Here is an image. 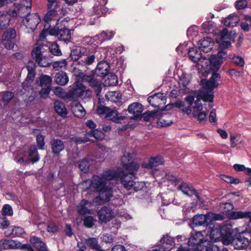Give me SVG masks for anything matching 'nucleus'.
Here are the masks:
<instances>
[{
  "mask_svg": "<svg viewBox=\"0 0 251 251\" xmlns=\"http://www.w3.org/2000/svg\"><path fill=\"white\" fill-rule=\"evenodd\" d=\"M126 173L121 168L117 170H106L103 172V176L107 180H113L119 178L123 187L127 190L138 191L143 187V183L141 182L135 181V175L137 171H128Z\"/></svg>",
  "mask_w": 251,
  "mask_h": 251,
  "instance_id": "f257e3e1",
  "label": "nucleus"
},
{
  "mask_svg": "<svg viewBox=\"0 0 251 251\" xmlns=\"http://www.w3.org/2000/svg\"><path fill=\"white\" fill-rule=\"evenodd\" d=\"M23 20V23L27 28L33 31L40 22L39 16L37 13L27 14Z\"/></svg>",
  "mask_w": 251,
  "mask_h": 251,
  "instance_id": "4468645a",
  "label": "nucleus"
},
{
  "mask_svg": "<svg viewBox=\"0 0 251 251\" xmlns=\"http://www.w3.org/2000/svg\"><path fill=\"white\" fill-rule=\"evenodd\" d=\"M49 11L46 14L44 17V21L47 23H49L52 21H59V16L58 13L60 8H48Z\"/></svg>",
  "mask_w": 251,
  "mask_h": 251,
  "instance_id": "4be33fe9",
  "label": "nucleus"
},
{
  "mask_svg": "<svg viewBox=\"0 0 251 251\" xmlns=\"http://www.w3.org/2000/svg\"><path fill=\"white\" fill-rule=\"evenodd\" d=\"M172 123V115L168 113L162 114L157 122L158 125L162 127L170 126Z\"/></svg>",
  "mask_w": 251,
  "mask_h": 251,
  "instance_id": "473e14b6",
  "label": "nucleus"
},
{
  "mask_svg": "<svg viewBox=\"0 0 251 251\" xmlns=\"http://www.w3.org/2000/svg\"><path fill=\"white\" fill-rule=\"evenodd\" d=\"M50 145L52 151L55 154H59L65 148L63 142L60 139H53Z\"/></svg>",
  "mask_w": 251,
  "mask_h": 251,
  "instance_id": "c85d7f7f",
  "label": "nucleus"
},
{
  "mask_svg": "<svg viewBox=\"0 0 251 251\" xmlns=\"http://www.w3.org/2000/svg\"><path fill=\"white\" fill-rule=\"evenodd\" d=\"M247 211H232L228 213V217L230 219L235 220L246 218Z\"/></svg>",
  "mask_w": 251,
  "mask_h": 251,
  "instance_id": "37998d69",
  "label": "nucleus"
},
{
  "mask_svg": "<svg viewBox=\"0 0 251 251\" xmlns=\"http://www.w3.org/2000/svg\"><path fill=\"white\" fill-rule=\"evenodd\" d=\"M195 100V97L192 95L187 96L185 98L186 101L188 103L189 105L185 108L182 109V111L183 112L186 113L187 115H190L192 113V108L191 106L194 103V101Z\"/></svg>",
  "mask_w": 251,
  "mask_h": 251,
  "instance_id": "ea45409f",
  "label": "nucleus"
},
{
  "mask_svg": "<svg viewBox=\"0 0 251 251\" xmlns=\"http://www.w3.org/2000/svg\"><path fill=\"white\" fill-rule=\"evenodd\" d=\"M49 50L50 52L54 55L60 56L62 52L59 45L56 42H53L50 46Z\"/></svg>",
  "mask_w": 251,
  "mask_h": 251,
  "instance_id": "49530a36",
  "label": "nucleus"
},
{
  "mask_svg": "<svg viewBox=\"0 0 251 251\" xmlns=\"http://www.w3.org/2000/svg\"><path fill=\"white\" fill-rule=\"evenodd\" d=\"M9 249H20L25 251H34L29 244H22L20 242L15 240H9Z\"/></svg>",
  "mask_w": 251,
  "mask_h": 251,
  "instance_id": "b1692460",
  "label": "nucleus"
},
{
  "mask_svg": "<svg viewBox=\"0 0 251 251\" xmlns=\"http://www.w3.org/2000/svg\"><path fill=\"white\" fill-rule=\"evenodd\" d=\"M94 13L99 16L104 15L106 14V10L105 8L100 9V6L97 3L95 4L94 7Z\"/></svg>",
  "mask_w": 251,
  "mask_h": 251,
  "instance_id": "680f3d73",
  "label": "nucleus"
},
{
  "mask_svg": "<svg viewBox=\"0 0 251 251\" xmlns=\"http://www.w3.org/2000/svg\"><path fill=\"white\" fill-rule=\"evenodd\" d=\"M40 45V41H37L32 51V56L35 60L42 56L41 54V47Z\"/></svg>",
  "mask_w": 251,
  "mask_h": 251,
  "instance_id": "79ce46f5",
  "label": "nucleus"
},
{
  "mask_svg": "<svg viewBox=\"0 0 251 251\" xmlns=\"http://www.w3.org/2000/svg\"><path fill=\"white\" fill-rule=\"evenodd\" d=\"M121 162L123 167L126 171H138L139 169V164L132 161V156L128 152H124Z\"/></svg>",
  "mask_w": 251,
  "mask_h": 251,
  "instance_id": "ddd939ff",
  "label": "nucleus"
},
{
  "mask_svg": "<svg viewBox=\"0 0 251 251\" xmlns=\"http://www.w3.org/2000/svg\"><path fill=\"white\" fill-rule=\"evenodd\" d=\"M220 78L219 74H214L209 79L206 81L203 85L202 89L200 90L198 94V99L195 102L193 107V117H196V115L202 112L203 105L200 100L204 101L212 102L213 101V90L219 85L217 81Z\"/></svg>",
  "mask_w": 251,
  "mask_h": 251,
  "instance_id": "f03ea898",
  "label": "nucleus"
},
{
  "mask_svg": "<svg viewBox=\"0 0 251 251\" xmlns=\"http://www.w3.org/2000/svg\"><path fill=\"white\" fill-rule=\"evenodd\" d=\"M107 75V78L105 80V83L107 85L109 86H114L118 84V78L115 75L113 74H108Z\"/></svg>",
  "mask_w": 251,
  "mask_h": 251,
  "instance_id": "603ef678",
  "label": "nucleus"
},
{
  "mask_svg": "<svg viewBox=\"0 0 251 251\" xmlns=\"http://www.w3.org/2000/svg\"><path fill=\"white\" fill-rule=\"evenodd\" d=\"M87 135L89 137H94L97 140L102 139L104 138V135L102 131L98 130L91 131V132L87 133Z\"/></svg>",
  "mask_w": 251,
  "mask_h": 251,
  "instance_id": "6e6d98bb",
  "label": "nucleus"
},
{
  "mask_svg": "<svg viewBox=\"0 0 251 251\" xmlns=\"http://www.w3.org/2000/svg\"><path fill=\"white\" fill-rule=\"evenodd\" d=\"M86 91V86L79 81L75 82L69 87L67 95L71 100H75L82 97Z\"/></svg>",
  "mask_w": 251,
  "mask_h": 251,
  "instance_id": "6e6552de",
  "label": "nucleus"
},
{
  "mask_svg": "<svg viewBox=\"0 0 251 251\" xmlns=\"http://www.w3.org/2000/svg\"><path fill=\"white\" fill-rule=\"evenodd\" d=\"M215 222L213 223V225H210L208 227L210 229L206 234V237L209 236V241L211 242H217L221 241L224 244V239L222 233L219 228L220 226L216 224Z\"/></svg>",
  "mask_w": 251,
  "mask_h": 251,
  "instance_id": "f8f14e48",
  "label": "nucleus"
},
{
  "mask_svg": "<svg viewBox=\"0 0 251 251\" xmlns=\"http://www.w3.org/2000/svg\"><path fill=\"white\" fill-rule=\"evenodd\" d=\"M46 26V25H45L44 29L42 30L40 34V39L38 41H40V43L45 39L46 37L48 34L50 35L49 28L50 27V25H48L47 27Z\"/></svg>",
  "mask_w": 251,
  "mask_h": 251,
  "instance_id": "338daca9",
  "label": "nucleus"
},
{
  "mask_svg": "<svg viewBox=\"0 0 251 251\" xmlns=\"http://www.w3.org/2000/svg\"><path fill=\"white\" fill-rule=\"evenodd\" d=\"M29 160L32 163H36L39 160L40 157L37 151V148L35 146L30 147L29 150Z\"/></svg>",
  "mask_w": 251,
  "mask_h": 251,
  "instance_id": "4c0bfd02",
  "label": "nucleus"
},
{
  "mask_svg": "<svg viewBox=\"0 0 251 251\" xmlns=\"http://www.w3.org/2000/svg\"><path fill=\"white\" fill-rule=\"evenodd\" d=\"M54 107L58 115L63 117L66 116L67 111L63 102L59 100L55 101L54 103Z\"/></svg>",
  "mask_w": 251,
  "mask_h": 251,
  "instance_id": "f704fd0d",
  "label": "nucleus"
},
{
  "mask_svg": "<svg viewBox=\"0 0 251 251\" xmlns=\"http://www.w3.org/2000/svg\"><path fill=\"white\" fill-rule=\"evenodd\" d=\"M96 49H90L84 47L79 48V60L77 62L79 66L84 67L88 69L89 66L92 65L96 58Z\"/></svg>",
  "mask_w": 251,
  "mask_h": 251,
  "instance_id": "20e7f679",
  "label": "nucleus"
},
{
  "mask_svg": "<svg viewBox=\"0 0 251 251\" xmlns=\"http://www.w3.org/2000/svg\"><path fill=\"white\" fill-rule=\"evenodd\" d=\"M165 99L163 94L159 93L150 96L148 98V101L153 107H159L164 103Z\"/></svg>",
  "mask_w": 251,
  "mask_h": 251,
  "instance_id": "f3484780",
  "label": "nucleus"
},
{
  "mask_svg": "<svg viewBox=\"0 0 251 251\" xmlns=\"http://www.w3.org/2000/svg\"><path fill=\"white\" fill-rule=\"evenodd\" d=\"M49 33L50 35L57 36L59 40L65 43H68L71 41V30L65 26L60 28L54 27L49 30Z\"/></svg>",
  "mask_w": 251,
  "mask_h": 251,
  "instance_id": "0eeeda50",
  "label": "nucleus"
},
{
  "mask_svg": "<svg viewBox=\"0 0 251 251\" xmlns=\"http://www.w3.org/2000/svg\"><path fill=\"white\" fill-rule=\"evenodd\" d=\"M232 60L235 64L240 67H242L244 65V60L241 56L234 55L232 58Z\"/></svg>",
  "mask_w": 251,
  "mask_h": 251,
  "instance_id": "69168bd1",
  "label": "nucleus"
},
{
  "mask_svg": "<svg viewBox=\"0 0 251 251\" xmlns=\"http://www.w3.org/2000/svg\"><path fill=\"white\" fill-rule=\"evenodd\" d=\"M52 82L51 77L48 75H42L39 77V85L46 87H51V83Z\"/></svg>",
  "mask_w": 251,
  "mask_h": 251,
  "instance_id": "58836bf2",
  "label": "nucleus"
},
{
  "mask_svg": "<svg viewBox=\"0 0 251 251\" xmlns=\"http://www.w3.org/2000/svg\"><path fill=\"white\" fill-rule=\"evenodd\" d=\"M196 47L191 48L188 51L190 59L194 62H197L201 57V54Z\"/></svg>",
  "mask_w": 251,
  "mask_h": 251,
  "instance_id": "e433bc0d",
  "label": "nucleus"
},
{
  "mask_svg": "<svg viewBox=\"0 0 251 251\" xmlns=\"http://www.w3.org/2000/svg\"><path fill=\"white\" fill-rule=\"evenodd\" d=\"M51 90V87L43 88L39 92L40 97L43 99H46L49 97V94Z\"/></svg>",
  "mask_w": 251,
  "mask_h": 251,
  "instance_id": "0e129e2a",
  "label": "nucleus"
},
{
  "mask_svg": "<svg viewBox=\"0 0 251 251\" xmlns=\"http://www.w3.org/2000/svg\"><path fill=\"white\" fill-rule=\"evenodd\" d=\"M105 117L108 120L112 121L116 123H120L122 120L126 118L125 116H121L117 110L110 109Z\"/></svg>",
  "mask_w": 251,
  "mask_h": 251,
  "instance_id": "5701e85b",
  "label": "nucleus"
},
{
  "mask_svg": "<svg viewBox=\"0 0 251 251\" xmlns=\"http://www.w3.org/2000/svg\"><path fill=\"white\" fill-rule=\"evenodd\" d=\"M91 206V203L85 200H82L79 205L77 206L78 213L81 215L91 214V210L89 209Z\"/></svg>",
  "mask_w": 251,
  "mask_h": 251,
  "instance_id": "393cba45",
  "label": "nucleus"
},
{
  "mask_svg": "<svg viewBox=\"0 0 251 251\" xmlns=\"http://www.w3.org/2000/svg\"><path fill=\"white\" fill-rule=\"evenodd\" d=\"M115 34L114 31H102L99 35L96 36L94 38H88L89 41L88 42H93L96 39L100 40V43H102L104 41L107 40H110L112 39Z\"/></svg>",
  "mask_w": 251,
  "mask_h": 251,
  "instance_id": "bb28decb",
  "label": "nucleus"
},
{
  "mask_svg": "<svg viewBox=\"0 0 251 251\" xmlns=\"http://www.w3.org/2000/svg\"><path fill=\"white\" fill-rule=\"evenodd\" d=\"M223 236L224 244L228 245L231 243L233 236L232 226L230 224H224L219 227Z\"/></svg>",
  "mask_w": 251,
  "mask_h": 251,
  "instance_id": "2eb2a0df",
  "label": "nucleus"
},
{
  "mask_svg": "<svg viewBox=\"0 0 251 251\" xmlns=\"http://www.w3.org/2000/svg\"><path fill=\"white\" fill-rule=\"evenodd\" d=\"M111 180H107L103 176V172L100 176H94L92 180H86L82 183H88L89 187L99 192V198L100 200L104 201H109L113 197V191L111 187L107 185V183Z\"/></svg>",
  "mask_w": 251,
  "mask_h": 251,
  "instance_id": "7ed1b4c3",
  "label": "nucleus"
},
{
  "mask_svg": "<svg viewBox=\"0 0 251 251\" xmlns=\"http://www.w3.org/2000/svg\"><path fill=\"white\" fill-rule=\"evenodd\" d=\"M143 110V105L138 102L133 103L128 107V111L130 113L133 114L136 118L140 117Z\"/></svg>",
  "mask_w": 251,
  "mask_h": 251,
  "instance_id": "412c9836",
  "label": "nucleus"
},
{
  "mask_svg": "<svg viewBox=\"0 0 251 251\" xmlns=\"http://www.w3.org/2000/svg\"><path fill=\"white\" fill-rule=\"evenodd\" d=\"M31 244L40 251H48L47 247L44 242L40 238L36 236H32L30 239Z\"/></svg>",
  "mask_w": 251,
  "mask_h": 251,
  "instance_id": "7c9ffc66",
  "label": "nucleus"
},
{
  "mask_svg": "<svg viewBox=\"0 0 251 251\" xmlns=\"http://www.w3.org/2000/svg\"><path fill=\"white\" fill-rule=\"evenodd\" d=\"M216 222L215 215L211 213L206 214L195 215L193 218V224L197 226L205 225L207 227L210 225H213Z\"/></svg>",
  "mask_w": 251,
  "mask_h": 251,
  "instance_id": "9d476101",
  "label": "nucleus"
},
{
  "mask_svg": "<svg viewBox=\"0 0 251 251\" xmlns=\"http://www.w3.org/2000/svg\"><path fill=\"white\" fill-rule=\"evenodd\" d=\"M55 81L57 84L64 86L68 83L69 77L65 72H60L56 74Z\"/></svg>",
  "mask_w": 251,
  "mask_h": 251,
  "instance_id": "72a5a7b5",
  "label": "nucleus"
},
{
  "mask_svg": "<svg viewBox=\"0 0 251 251\" xmlns=\"http://www.w3.org/2000/svg\"><path fill=\"white\" fill-rule=\"evenodd\" d=\"M157 112L155 111L147 112L141 116V118L144 121L149 122L152 121L154 119L155 117L156 116Z\"/></svg>",
  "mask_w": 251,
  "mask_h": 251,
  "instance_id": "09e8293b",
  "label": "nucleus"
},
{
  "mask_svg": "<svg viewBox=\"0 0 251 251\" xmlns=\"http://www.w3.org/2000/svg\"><path fill=\"white\" fill-rule=\"evenodd\" d=\"M163 163V159L161 156H156L151 157L148 163H144L143 165L146 168L151 169L161 165Z\"/></svg>",
  "mask_w": 251,
  "mask_h": 251,
  "instance_id": "2f4dec72",
  "label": "nucleus"
},
{
  "mask_svg": "<svg viewBox=\"0 0 251 251\" xmlns=\"http://www.w3.org/2000/svg\"><path fill=\"white\" fill-rule=\"evenodd\" d=\"M67 65V62L66 59H62L60 61L54 62L52 63V67L55 70H59L63 68H65Z\"/></svg>",
  "mask_w": 251,
  "mask_h": 251,
  "instance_id": "4d7b16f0",
  "label": "nucleus"
},
{
  "mask_svg": "<svg viewBox=\"0 0 251 251\" xmlns=\"http://www.w3.org/2000/svg\"><path fill=\"white\" fill-rule=\"evenodd\" d=\"M226 52L221 50L219 51L217 55H213L210 57L209 60L210 65L209 69L213 72V74H217V72L223 62V60L226 58Z\"/></svg>",
  "mask_w": 251,
  "mask_h": 251,
  "instance_id": "1a4fd4ad",
  "label": "nucleus"
},
{
  "mask_svg": "<svg viewBox=\"0 0 251 251\" xmlns=\"http://www.w3.org/2000/svg\"><path fill=\"white\" fill-rule=\"evenodd\" d=\"M14 93L9 91H5L3 93L2 97V101L6 103H8L14 97Z\"/></svg>",
  "mask_w": 251,
  "mask_h": 251,
  "instance_id": "bf43d9fd",
  "label": "nucleus"
},
{
  "mask_svg": "<svg viewBox=\"0 0 251 251\" xmlns=\"http://www.w3.org/2000/svg\"><path fill=\"white\" fill-rule=\"evenodd\" d=\"M248 237H250V233L242 232L236 238L232 239L231 243L233 244L235 249H245L250 244V240Z\"/></svg>",
  "mask_w": 251,
  "mask_h": 251,
  "instance_id": "9b49d317",
  "label": "nucleus"
},
{
  "mask_svg": "<svg viewBox=\"0 0 251 251\" xmlns=\"http://www.w3.org/2000/svg\"><path fill=\"white\" fill-rule=\"evenodd\" d=\"M178 189L181 190L184 194L189 196H193L194 195L198 199L200 200V196L197 191L194 188L189 187L186 183H182L181 184L178 186Z\"/></svg>",
  "mask_w": 251,
  "mask_h": 251,
  "instance_id": "a878e982",
  "label": "nucleus"
},
{
  "mask_svg": "<svg viewBox=\"0 0 251 251\" xmlns=\"http://www.w3.org/2000/svg\"><path fill=\"white\" fill-rule=\"evenodd\" d=\"M202 232H196L191 235L188 241V245L192 247L191 250L193 251H202L201 247L204 243H207V239H203Z\"/></svg>",
  "mask_w": 251,
  "mask_h": 251,
  "instance_id": "423d86ee",
  "label": "nucleus"
},
{
  "mask_svg": "<svg viewBox=\"0 0 251 251\" xmlns=\"http://www.w3.org/2000/svg\"><path fill=\"white\" fill-rule=\"evenodd\" d=\"M14 5L15 9L13 11V15L24 17L31 11V0H21L19 2L15 3Z\"/></svg>",
  "mask_w": 251,
  "mask_h": 251,
  "instance_id": "39448f33",
  "label": "nucleus"
},
{
  "mask_svg": "<svg viewBox=\"0 0 251 251\" xmlns=\"http://www.w3.org/2000/svg\"><path fill=\"white\" fill-rule=\"evenodd\" d=\"M207 239V243H204L201 247L202 251H219L218 247L217 245H214Z\"/></svg>",
  "mask_w": 251,
  "mask_h": 251,
  "instance_id": "de8ad7c7",
  "label": "nucleus"
},
{
  "mask_svg": "<svg viewBox=\"0 0 251 251\" xmlns=\"http://www.w3.org/2000/svg\"><path fill=\"white\" fill-rule=\"evenodd\" d=\"M24 233V229L20 226H11L4 231L5 235L7 237L20 236Z\"/></svg>",
  "mask_w": 251,
  "mask_h": 251,
  "instance_id": "aec40b11",
  "label": "nucleus"
},
{
  "mask_svg": "<svg viewBox=\"0 0 251 251\" xmlns=\"http://www.w3.org/2000/svg\"><path fill=\"white\" fill-rule=\"evenodd\" d=\"M200 49L204 52L210 51L213 46L212 39L210 37H205L199 41Z\"/></svg>",
  "mask_w": 251,
  "mask_h": 251,
  "instance_id": "a211bd4d",
  "label": "nucleus"
},
{
  "mask_svg": "<svg viewBox=\"0 0 251 251\" xmlns=\"http://www.w3.org/2000/svg\"><path fill=\"white\" fill-rule=\"evenodd\" d=\"M98 215L100 221L106 223L112 219L114 213L111 208L108 206H103L98 211Z\"/></svg>",
  "mask_w": 251,
  "mask_h": 251,
  "instance_id": "dca6fc26",
  "label": "nucleus"
},
{
  "mask_svg": "<svg viewBox=\"0 0 251 251\" xmlns=\"http://www.w3.org/2000/svg\"><path fill=\"white\" fill-rule=\"evenodd\" d=\"M35 75V71L28 72V74L25 79V81L23 83V88L25 90H26L27 88H29L33 90V88L31 86H27L26 84L29 82H31L33 80V79Z\"/></svg>",
  "mask_w": 251,
  "mask_h": 251,
  "instance_id": "a18cd8bd",
  "label": "nucleus"
},
{
  "mask_svg": "<svg viewBox=\"0 0 251 251\" xmlns=\"http://www.w3.org/2000/svg\"><path fill=\"white\" fill-rule=\"evenodd\" d=\"M72 111L74 116L79 118L83 117L86 114L84 107L79 102L73 106Z\"/></svg>",
  "mask_w": 251,
  "mask_h": 251,
  "instance_id": "c9c22d12",
  "label": "nucleus"
},
{
  "mask_svg": "<svg viewBox=\"0 0 251 251\" xmlns=\"http://www.w3.org/2000/svg\"><path fill=\"white\" fill-rule=\"evenodd\" d=\"M174 243V240L173 238L168 235H164L160 240V245H162L164 249L169 251L170 250L169 248H167L165 246L166 245H173Z\"/></svg>",
  "mask_w": 251,
  "mask_h": 251,
  "instance_id": "a19ab883",
  "label": "nucleus"
},
{
  "mask_svg": "<svg viewBox=\"0 0 251 251\" xmlns=\"http://www.w3.org/2000/svg\"><path fill=\"white\" fill-rule=\"evenodd\" d=\"M84 242L91 249L97 251H103L101 246L99 244L98 240L95 237H89L84 239Z\"/></svg>",
  "mask_w": 251,
  "mask_h": 251,
  "instance_id": "cd10ccee",
  "label": "nucleus"
},
{
  "mask_svg": "<svg viewBox=\"0 0 251 251\" xmlns=\"http://www.w3.org/2000/svg\"><path fill=\"white\" fill-rule=\"evenodd\" d=\"M16 35L15 30L13 28H10L3 33L2 39L12 40L15 38Z\"/></svg>",
  "mask_w": 251,
  "mask_h": 251,
  "instance_id": "5fc2aeb1",
  "label": "nucleus"
},
{
  "mask_svg": "<svg viewBox=\"0 0 251 251\" xmlns=\"http://www.w3.org/2000/svg\"><path fill=\"white\" fill-rule=\"evenodd\" d=\"M88 160V158H85L78 164L79 168L84 173L88 172L89 169L90 163Z\"/></svg>",
  "mask_w": 251,
  "mask_h": 251,
  "instance_id": "864d4df0",
  "label": "nucleus"
},
{
  "mask_svg": "<svg viewBox=\"0 0 251 251\" xmlns=\"http://www.w3.org/2000/svg\"><path fill=\"white\" fill-rule=\"evenodd\" d=\"M94 222V219L92 216H87L83 220L84 225L88 228L92 227L93 226Z\"/></svg>",
  "mask_w": 251,
  "mask_h": 251,
  "instance_id": "e2e57ef3",
  "label": "nucleus"
},
{
  "mask_svg": "<svg viewBox=\"0 0 251 251\" xmlns=\"http://www.w3.org/2000/svg\"><path fill=\"white\" fill-rule=\"evenodd\" d=\"M239 19L237 16L229 15L227 18L224 21V25L226 26H234L238 22Z\"/></svg>",
  "mask_w": 251,
  "mask_h": 251,
  "instance_id": "c03bdc74",
  "label": "nucleus"
},
{
  "mask_svg": "<svg viewBox=\"0 0 251 251\" xmlns=\"http://www.w3.org/2000/svg\"><path fill=\"white\" fill-rule=\"evenodd\" d=\"M11 17V14L7 12L0 13V27L1 29H5L8 27Z\"/></svg>",
  "mask_w": 251,
  "mask_h": 251,
  "instance_id": "c756f323",
  "label": "nucleus"
},
{
  "mask_svg": "<svg viewBox=\"0 0 251 251\" xmlns=\"http://www.w3.org/2000/svg\"><path fill=\"white\" fill-rule=\"evenodd\" d=\"M81 78L82 81L88 82L90 86L95 85L98 80L94 78L93 75H87L84 74H83Z\"/></svg>",
  "mask_w": 251,
  "mask_h": 251,
  "instance_id": "3c124183",
  "label": "nucleus"
},
{
  "mask_svg": "<svg viewBox=\"0 0 251 251\" xmlns=\"http://www.w3.org/2000/svg\"><path fill=\"white\" fill-rule=\"evenodd\" d=\"M3 216L5 215L12 216L13 215V210L12 207L9 204H5L2 209Z\"/></svg>",
  "mask_w": 251,
  "mask_h": 251,
  "instance_id": "052dcab7",
  "label": "nucleus"
},
{
  "mask_svg": "<svg viewBox=\"0 0 251 251\" xmlns=\"http://www.w3.org/2000/svg\"><path fill=\"white\" fill-rule=\"evenodd\" d=\"M221 178L222 180L226 181L227 183H232L237 184L239 183V179L238 178H235L232 177L226 176V175H222L221 176Z\"/></svg>",
  "mask_w": 251,
  "mask_h": 251,
  "instance_id": "13d9d810",
  "label": "nucleus"
},
{
  "mask_svg": "<svg viewBox=\"0 0 251 251\" xmlns=\"http://www.w3.org/2000/svg\"><path fill=\"white\" fill-rule=\"evenodd\" d=\"M71 72L76 77H78L79 78H81L83 75V72L82 70L76 68L75 67H74L73 66H72L71 67Z\"/></svg>",
  "mask_w": 251,
  "mask_h": 251,
  "instance_id": "774afa93",
  "label": "nucleus"
},
{
  "mask_svg": "<svg viewBox=\"0 0 251 251\" xmlns=\"http://www.w3.org/2000/svg\"><path fill=\"white\" fill-rule=\"evenodd\" d=\"M109 66L104 61L99 62L96 68V74L97 75L103 77L109 74Z\"/></svg>",
  "mask_w": 251,
  "mask_h": 251,
  "instance_id": "6ab92c4d",
  "label": "nucleus"
},
{
  "mask_svg": "<svg viewBox=\"0 0 251 251\" xmlns=\"http://www.w3.org/2000/svg\"><path fill=\"white\" fill-rule=\"evenodd\" d=\"M35 61L40 67H47L51 64L50 59L46 56H42Z\"/></svg>",
  "mask_w": 251,
  "mask_h": 251,
  "instance_id": "8fccbe9b",
  "label": "nucleus"
}]
</instances>
